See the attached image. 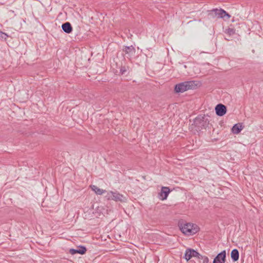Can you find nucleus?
I'll list each match as a JSON object with an SVG mask.
<instances>
[{"label": "nucleus", "mask_w": 263, "mask_h": 263, "mask_svg": "<svg viewBox=\"0 0 263 263\" xmlns=\"http://www.w3.org/2000/svg\"><path fill=\"white\" fill-rule=\"evenodd\" d=\"M0 37L2 39L6 40V39L8 37V35L7 33L0 31Z\"/></svg>", "instance_id": "nucleus-16"}, {"label": "nucleus", "mask_w": 263, "mask_h": 263, "mask_svg": "<svg viewBox=\"0 0 263 263\" xmlns=\"http://www.w3.org/2000/svg\"><path fill=\"white\" fill-rule=\"evenodd\" d=\"M197 86L195 81H185L176 84L174 90L176 93H182L189 89H195Z\"/></svg>", "instance_id": "nucleus-1"}, {"label": "nucleus", "mask_w": 263, "mask_h": 263, "mask_svg": "<svg viewBox=\"0 0 263 263\" xmlns=\"http://www.w3.org/2000/svg\"><path fill=\"white\" fill-rule=\"evenodd\" d=\"M226 258V251L223 250L218 253L214 259L213 263H224Z\"/></svg>", "instance_id": "nucleus-5"}, {"label": "nucleus", "mask_w": 263, "mask_h": 263, "mask_svg": "<svg viewBox=\"0 0 263 263\" xmlns=\"http://www.w3.org/2000/svg\"><path fill=\"white\" fill-rule=\"evenodd\" d=\"M209 122L205 116L199 115L193 121V124L197 127V130H201L205 128L209 125Z\"/></svg>", "instance_id": "nucleus-3"}, {"label": "nucleus", "mask_w": 263, "mask_h": 263, "mask_svg": "<svg viewBox=\"0 0 263 263\" xmlns=\"http://www.w3.org/2000/svg\"><path fill=\"white\" fill-rule=\"evenodd\" d=\"M202 260V263H210L208 257L206 256H204Z\"/></svg>", "instance_id": "nucleus-17"}, {"label": "nucleus", "mask_w": 263, "mask_h": 263, "mask_svg": "<svg viewBox=\"0 0 263 263\" xmlns=\"http://www.w3.org/2000/svg\"><path fill=\"white\" fill-rule=\"evenodd\" d=\"M212 11L214 12L215 15L219 18H224L225 16H228V18L231 17L230 15L228 14L226 11L223 9H213Z\"/></svg>", "instance_id": "nucleus-8"}, {"label": "nucleus", "mask_w": 263, "mask_h": 263, "mask_svg": "<svg viewBox=\"0 0 263 263\" xmlns=\"http://www.w3.org/2000/svg\"><path fill=\"white\" fill-rule=\"evenodd\" d=\"M123 51L126 54L128 55V58H132L133 55H134L136 52V49L135 47L132 45L130 46H124L123 49Z\"/></svg>", "instance_id": "nucleus-9"}, {"label": "nucleus", "mask_w": 263, "mask_h": 263, "mask_svg": "<svg viewBox=\"0 0 263 263\" xmlns=\"http://www.w3.org/2000/svg\"><path fill=\"white\" fill-rule=\"evenodd\" d=\"M231 257L233 261H236L239 259V252L237 249L232 250L231 253Z\"/></svg>", "instance_id": "nucleus-14"}, {"label": "nucleus", "mask_w": 263, "mask_h": 263, "mask_svg": "<svg viewBox=\"0 0 263 263\" xmlns=\"http://www.w3.org/2000/svg\"><path fill=\"white\" fill-rule=\"evenodd\" d=\"M90 187L97 195H102L106 192V190L100 189L95 185H91Z\"/></svg>", "instance_id": "nucleus-15"}, {"label": "nucleus", "mask_w": 263, "mask_h": 263, "mask_svg": "<svg viewBox=\"0 0 263 263\" xmlns=\"http://www.w3.org/2000/svg\"><path fill=\"white\" fill-rule=\"evenodd\" d=\"M62 28L66 33H70L72 31V27L69 22H66L62 24Z\"/></svg>", "instance_id": "nucleus-12"}, {"label": "nucleus", "mask_w": 263, "mask_h": 263, "mask_svg": "<svg viewBox=\"0 0 263 263\" xmlns=\"http://www.w3.org/2000/svg\"><path fill=\"white\" fill-rule=\"evenodd\" d=\"M170 193V189L168 187L162 186L159 193V198L162 200L166 199Z\"/></svg>", "instance_id": "nucleus-10"}, {"label": "nucleus", "mask_w": 263, "mask_h": 263, "mask_svg": "<svg viewBox=\"0 0 263 263\" xmlns=\"http://www.w3.org/2000/svg\"><path fill=\"white\" fill-rule=\"evenodd\" d=\"M108 199H112L116 201L125 202L126 197L118 192H110L107 194Z\"/></svg>", "instance_id": "nucleus-4"}, {"label": "nucleus", "mask_w": 263, "mask_h": 263, "mask_svg": "<svg viewBox=\"0 0 263 263\" xmlns=\"http://www.w3.org/2000/svg\"><path fill=\"white\" fill-rule=\"evenodd\" d=\"M229 32L231 34V33H233V29H230V31H229Z\"/></svg>", "instance_id": "nucleus-20"}, {"label": "nucleus", "mask_w": 263, "mask_h": 263, "mask_svg": "<svg viewBox=\"0 0 263 263\" xmlns=\"http://www.w3.org/2000/svg\"><path fill=\"white\" fill-rule=\"evenodd\" d=\"M243 126L240 123L235 124L232 128V132L233 134H238L242 129Z\"/></svg>", "instance_id": "nucleus-13"}, {"label": "nucleus", "mask_w": 263, "mask_h": 263, "mask_svg": "<svg viewBox=\"0 0 263 263\" xmlns=\"http://www.w3.org/2000/svg\"><path fill=\"white\" fill-rule=\"evenodd\" d=\"M86 251L87 250L86 247L82 246H80L76 249H70L69 250V253L72 255H74L77 253L83 255L86 253Z\"/></svg>", "instance_id": "nucleus-11"}, {"label": "nucleus", "mask_w": 263, "mask_h": 263, "mask_svg": "<svg viewBox=\"0 0 263 263\" xmlns=\"http://www.w3.org/2000/svg\"><path fill=\"white\" fill-rule=\"evenodd\" d=\"M179 227L183 233L191 235L196 233L199 228L196 225L190 223L179 222Z\"/></svg>", "instance_id": "nucleus-2"}, {"label": "nucleus", "mask_w": 263, "mask_h": 263, "mask_svg": "<svg viewBox=\"0 0 263 263\" xmlns=\"http://www.w3.org/2000/svg\"><path fill=\"white\" fill-rule=\"evenodd\" d=\"M216 114L218 116H222L227 112V107L222 104H218L215 107Z\"/></svg>", "instance_id": "nucleus-7"}, {"label": "nucleus", "mask_w": 263, "mask_h": 263, "mask_svg": "<svg viewBox=\"0 0 263 263\" xmlns=\"http://www.w3.org/2000/svg\"><path fill=\"white\" fill-rule=\"evenodd\" d=\"M199 255V253L194 249H187L185 251L184 258L187 260H189L192 257H196Z\"/></svg>", "instance_id": "nucleus-6"}, {"label": "nucleus", "mask_w": 263, "mask_h": 263, "mask_svg": "<svg viewBox=\"0 0 263 263\" xmlns=\"http://www.w3.org/2000/svg\"><path fill=\"white\" fill-rule=\"evenodd\" d=\"M126 71L125 67H121L120 68V73L123 74Z\"/></svg>", "instance_id": "nucleus-18"}, {"label": "nucleus", "mask_w": 263, "mask_h": 263, "mask_svg": "<svg viewBox=\"0 0 263 263\" xmlns=\"http://www.w3.org/2000/svg\"><path fill=\"white\" fill-rule=\"evenodd\" d=\"M204 256H202V255H201V254H200L199 253V255H198V256H196V257H197V258L198 259H201V260H202V258L204 257Z\"/></svg>", "instance_id": "nucleus-19"}]
</instances>
